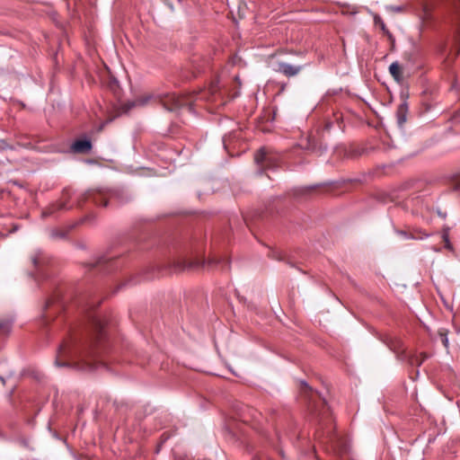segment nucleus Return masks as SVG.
I'll return each mask as SVG.
<instances>
[{"label":"nucleus","instance_id":"nucleus-1","mask_svg":"<svg viewBox=\"0 0 460 460\" xmlns=\"http://www.w3.org/2000/svg\"><path fill=\"white\" fill-rule=\"evenodd\" d=\"M94 329V338L91 346L84 352H78L75 345L72 341L63 342L58 349L56 358L58 367H75L81 370L92 371L96 368L101 362V354L103 348L101 341L104 338V327L99 319L93 322Z\"/></svg>","mask_w":460,"mask_h":460},{"label":"nucleus","instance_id":"nucleus-2","mask_svg":"<svg viewBox=\"0 0 460 460\" xmlns=\"http://www.w3.org/2000/svg\"><path fill=\"white\" fill-rule=\"evenodd\" d=\"M218 83L214 82L208 89L200 90L196 93V97L192 95L177 96L174 93H146L137 97L128 104V108L144 107L152 103H161L168 111H176L178 109L187 107L190 111L192 109L193 102L198 100L213 101L218 91Z\"/></svg>","mask_w":460,"mask_h":460},{"label":"nucleus","instance_id":"nucleus-3","mask_svg":"<svg viewBox=\"0 0 460 460\" xmlns=\"http://www.w3.org/2000/svg\"><path fill=\"white\" fill-rule=\"evenodd\" d=\"M303 67V66H294L288 63L280 62L279 63L276 71L283 74L287 77H293L297 75Z\"/></svg>","mask_w":460,"mask_h":460},{"label":"nucleus","instance_id":"nucleus-4","mask_svg":"<svg viewBox=\"0 0 460 460\" xmlns=\"http://www.w3.org/2000/svg\"><path fill=\"white\" fill-rule=\"evenodd\" d=\"M92 149V143L89 139H77L71 146V150L76 154H87Z\"/></svg>","mask_w":460,"mask_h":460},{"label":"nucleus","instance_id":"nucleus-5","mask_svg":"<svg viewBox=\"0 0 460 460\" xmlns=\"http://www.w3.org/2000/svg\"><path fill=\"white\" fill-rule=\"evenodd\" d=\"M254 161L257 164L262 166H270L271 162L265 147H262L257 151L254 155Z\"/></svg>","mask_w":460,"mask_h":460},{"label":"nucleus","instance_id":"nucleus-6","mask_svg":"<svg viewBox=\"0 0 460 460\" xmlns=\"http://www.w3.org/2000/svg\"><path fill=\"white\" fill-rule=\"evenodd\" d=\"M389 72L396 82H401L402 79V73L401 66L398 62H394L389 66Z\"/></svg>","mask_w":460,"mask_h":460},{"label":"nucleus","instance_id":"nucleus-7","mask_svg":"<svg viewBox=\"0 0 460 460\" xmlns=\"http://www.w3.org/2000/svg\"><path fill=\"white\" fill-rule=\"evenodd\" d=\"M429 234L426 233L424 230L420 228H412L410 231L409 236H407V238L412 240H423L429 237Z\"/></svg>","mask_w":460,"mask_h":460},{"label":"nucleus","instance_id":"nucleus-8","mask_svg":"<svg viewBox=\"0 0 460 460\" xmlns=\"http://www.w3.org/2000/svg\"><path fill=\"white\" fill-rule=\"evenodd\" d=\"M407 105L402 103L399 105L396 111L397 122L400 126L403 125L406 121Z\"/></svg>","mask_w":460,"mask_h":460},{"label":"nucleus","instance_id":"nucleus-9","mask_svg":"<svg viewBox=\"0 0 460 460\" xmlns=\"http://www.w3.org/2000/svg\"><path fill=\"white\" fill-rule=\"evenodd\" d=\"M428 357L429 356L425 352H421L420 355L411 357L409 361L411 365L420 366Z\"/></svg>","mask_w":460,"mask_h":460},{"label":"nucleus","instance_id":"nucleus-10","mask_svg":"<svg viewBox=\"0 0 460 460\" xmlns=\"http://www.w3.org/2000/svg\"><path fill=\"white\" fill-rule=\"evenodd\" d=\"M375 23L380 27V29L388 36L390 40H393V35L386 28L385 23L380 17H375Z\"/></svg>","mask_w":460,"mask_h":460},{"label":"nucleus","instance_id":"nucleus-11","mask_svg":"<svg viewBox=\"0 0 460 460\" xmlns=\"http://www.w3.org/2000/svg\"><path fill=\"white\" fill-rule=\"evenodd\" d=\"M66 208H67V207H66V203L65 202H60L58 205H55L52 208H49L50 209L49 212L44 211L42 213V216L46 217L48 214H50V213L54 212L56 209H66Z\"/></svg>","mask_w":460,"mask_h":460},{"label":"nucleus","instance_id":"nucleus-12","mask_svg":"<svg viewBox=\"0 0 460 460\" xmlns=\"http://www.w3.org/2000/svg\"><path fill=\"white\" fill-rule=\"evenodd\" d=\"M442 238L445 242V246L447 249H451V243L449 242V233L447 229H444L442 233Z\"/></svg>","mask_w":460,"mask_h":460},{"label":"nucleus","instance_id":"nucleus-13","mask_svg":"<svg viewBox=\"0 0 460 460\" xmlns=\"http://www.w3.org/2000/svg\"><path fill=\"white\" fill-rule=\"evenodd\" d=\"M442 238L445 242V246L447 249H451V243L449 242V233L447 229H444L442 233Z\"/></svg>","mask_w":460,"mask_h":460},{"label":"nucleus","instance_id":"nucleus-14","mask_svg":"<svg viewBox=\"0 0 460 460\" xmlns=\"http://www.w3.org/2000/svg\"><path fill=\"white\" fill-rule=\"evenodd\" d=\"M40 255H41V254H40V252H36L35 254H33V255L31 256V262H32V264H33L35 267L39 266V265H40Z\"/></svg>","mask_w":460,"mask_h":460},{"label":"nucleus","instance_id":"nucleus-15","mask_svg":"<svg viewBox=\"0 0 460 460\" xmlns=\"http://www.w3.org/2000/svg\"><path fill=\"white\" fill-rule=\"evenodd\" d=\"M224 261L222 257L219 256H213L212 258L208 260V264H219Z\"/></svg>","mask_w":460,"mask_h":460},{"label":"nucleus","instance_id":"nucleus-16","mask_svg":"<svg viewBox=\"0 0 460 460\" xmlns=\"http://www.w3.org/2000/svg\"><path fill=\"white\" fill-rule=\"evenodd\" d=\"M10 324L5 322H0V331H2L3 333H7L10 332Z\"/></svg>","mask_w":460,"mask_h":460},{"label":"nucleus","instance_id":"nucleus-17","mask_svg":"<svg viewBox=\"0 0 460 460\" xmlns=\"http://www.w3.org/2000/svg\"><path fill=\"white\" fill-rule=\"evenodd\" d=\"M102 200L99 201V199H95V203L100 205V206H103V207H106L108 205V201L106 199H103L102 198H101Z\"/></svg>","mask_w":460,"mask_h":460},{"label":"nucleus","instance_id":"nucleus-18","mask_svg":"<svg viewBox=\"0 0 460 460\" xmlns=\"http://www.w3.org/2000/svg\"><path fill=\"white\" fill-rule=\"evenodd\" d=\"M398 234L400 235H402L403 238L405 239H408L407 236H409V234H410V231L409 232H405V231H399Z\"/></svg>","mask_w":460,"mask_h":460},{"label":"nucleus","instance_id":"nucleus-19","mask_svg":"<svg viewBox=\"0 0 460 460\" xmlns=\"http://www.w3.org/2000/svg\"><path fill=\"white\" fill-rule=\"evenodd\" d=\"M442 342L443 344L445 345V347H447L448 346V340H447V335H442Z\"/></svg>","mask_w":460,"mask_h":460},{"label":"nucleus","instance_id":"nucleus-20","mask_svg":"<svg viewBox=\"0 0 460 460\" xmlns=\"http://www.w3.org/2000/svg\"><path fill=\"white\" fill-rule=\"evenodd\" d=\"M302 387L305 388V390L309 389V387L305 382H302Z\"/></svg>","mask_w":460,"mask_h":460},{"label":"nucleus","instance_id":"nucleus-21","mask_svg":"<svg viewBox=\"0 0 460 460\" xmlns=\"http://www.w3.org/2000/svg\"><path fill=\"white\" fill-rule=\"evenodd\" d=\"M393 9H394V11H396V12H400V11H402V7H394V8H393Z\"/></svg>","mask_w":460,"mask_h":460}]
</instances>
